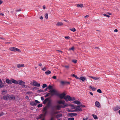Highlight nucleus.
<instances>
[{
  "label": "nucleus",
  "instance_id": "obj_1",
  "mask_svg": "<svg viewBox=\"0 0 120 120\" xmlns=\"http://www.w3.org/2000/svg\"><path fill=\"white\" fill-rule=\"evenodd\" d=\"M57 103L59 104H62L63 105H56L52 106V109L53 110L54 108L57 110H60L61 108H64L66 107H67L68 106V104H66L65 103V101L64 100L59 101H57Z\"/></svg>",
  "mask_w": 120,
  "mask_h": 120
},
{
  "label": "nucleus",
  "instance_id": "obj_2",
  "mask_svg": "<svg viewBox=\"0 0 120 120\" xmlns=\"http://www.w3.org/2000/svg\"><path fill=\"white\" fill-rule=\"evenodd\" d=\"M49 92H50L51 93H52V92H53V94H52L51 95L52 96L56 95L58 96L61 99L64 98L65 97V96L66 94L64 93L61 94H59L57 91L54 89L50 90Z\"/></svg>",
  "mask_w": 120,
  "mask_h": 120
},
{
  "label": "nucleus",
  "instance_id": "obj_3",
  "mask_svg": "<svg viewBox=\"0 0 120 120\" xmlns=\"http://www.w3.org/2000/svg\"><path fill=\"white\" fill-rule=\"evenodd\" d=\"M25 82L23 81L22 80H18V84L22 86V88H24L26 86L25 85Z\"/></svg>",
  "mask_w": 120,
  "mask_h": 120
},
{
  "label": "nucleus",
  "instance_id": "obj_4",
  "mask_svg": "<svg viewBox=\"0 0 120 120\" xmlns=\"http://www.w3.org/2000/svg\"><path fill=\"white\" fill-rule=\"evenodd\" d=\"M40 102L38 100H35V102L32 101L30 103V105L32 106H35L37 105V103H40Z\"/></svg>",
  "mask_w": 120,
  "mask_h": 120
},
{
  "label": "nucleus",
  "instance_id": "obj_5",
  "mask_svg": "<svg viewBox=\"0 0 120 120\" xmlns=\"http://www.w3.org/2000/svg\"><path fill=\"white\" fill-rule=\"evenodd\" d=\"M9 49L11 51H12L21 52V51L19 49L16 48L15 47H11Z\"/></svg>",
  "mask_w": 120,
  "mask_h": 120
},
{
  "label": "nucleus",
  "instance_id": "obj_6",
  "mask_svg": "<svg viewBox=\"0 0 120 120\" xmlns=\"http://www.w3.org/2000/svg\"><path fill=\"white\" fill-rule=\"evenodd\" d=\"M80 107L79 106H77L75 108V110L74 111L75 112H79L82 111V110L81 108H80Z\"/></svg>",
  "mask_w": 120,
  "mask_h": 120
},
{
  "label": "nucleus",
  "instance_id": "obj_7",
  "mask_svg": "<svg viewBox=\"0 0 120 120\" xmlns=\"http://www.w3.org/2000/svg\"><path fill=\"white\" fill-rule=\"evenodd\" d=\"M33 85L34 86L39 87L40 86V83H39L36 82L34 81L33 82Z\"/></svg>",
  "mask_w": 120,
  "mask_h": 120
},
{
  "label": "nucleus",
  "instance_id": "obj_8",
  "mask_svg": "<svg viewBox=\"0 0 120 120\" xmlns=\"http://www.w3.org/2000/svg\"><path fill=\"white\" fill-rule=\"evenodd\" d=\"M64 99L66 101H70L71 100V97L69 95L66 96L65 98H64Z\"/></svg>",
  "mask_w": 120,
  "mask_h": 120
},
{
  "label": "nucleus",
  "instance_id": "obj_9",
  "mask_svg": "<svg viewBox=\"0 0 120 120\" xmlns=\"http://www.w3.org/2000/svg\"><path fill=\"white\" fill-rule=\"evenodd\" d=\"M10 96V95L8 94L6 96H4L3 97V98L5 100H6L8 99L9 98Z\"/></svg>",
  "mask_w": 120,
  "mask_h": 120
},
{
  "label": "nucleus",
  "instance_id": "obj_10",
  "mask_svg": "<svg viewBox=\"0 0 120 120\" xmlns=\"http://www.w3.org/2000/svg\"><path fill=\"white\" fill-rule=\"evenodd\" d=\"M120 109V106L117 105L116 106L113 107V109L114 111H116Z\"/></svg>",
  "mask_w": 120,
  "mask_h": 120
},
{
  "label": "nucleus",
  "instance_id": "obj_11",
  "mask_svg": "<svg viewBox=\"0 0 120 120\" xmlns=\"http://www.w3.org/2000/svg\"><path fill=\"white\" fill-rule=\"evenodd\" d=\"M95 106L98 108H100L101 107L100 104L99 102L98 101H96L95 103Z\"/></svg>",
  "mask_w": 120,
  "mask_h": 120
},
{
  "label": "nucleus",
  "instance_id": "obj_12",
  "mask_svg": "<svg viewBox=\"0 0 120 120\" xmlns=\"http://www.w3.org/2000/svg\"><path fill=\"white\" fill-rule=\"evenodd\" d=\"M11 82L15 84H18V80L17 81L15 80L14 79H11Z\"/></svg>",
  "mask_w": 120,
  "mask_h": 120
},
{
  "label": "nucleus",
  "instance_id": "obj_13",
  "mask_svg": "<svg viewBox=\"0 0 120 120\" xmlns=\"http://www.w3.org/2000/svg\"><path fill=\"white\" fill-rule=\"evenodd\" d=\"M17 65L18 68H19L22 67H24V64H18Z\"/></svg>",
  "mask_w": 120,
  "mask_h": 120
},
{
  "label": "nucleus",
  "instance_id": "obj_14",
  "mask_svg": "<svg viewBox=\"0 0 120 120\" xmlns=\"http://www.w3.org/2000/svg\"><path fill=\"white\" fill-rule=\"evenodd\" d=\"M50 99L49 98H48L46 99H45L44 101L43 102V104H45L46 102L48 101Z\"/></svg>",
  "mask_w": 120,
  "mask_h": 120
},
{
  "label": "nucleus",
  "instance_id": "obj_15",
  "mask_svg": "<svg viewBox=\"0 0 120 120\" xmlns=\"http://www.w3.org/2000/svg\"><path fill=\"white\" fill-rule=\"evenodd\" d=\"M86 78L83 76H81L79 78V79L82 81H84L86 79Z\"/></svg>",
  "mask_w": 120,
  "mask_h": 120
},
{
  "label": "nucleus",
  "instance_id": "obj_16",
  "mask_svg": "<svg viewBox=\"0 0 120 120\" xmlns=\"http://www.w3.org/2000/svg\"><path fill=\"white\" fill-rule=\"evenodd\" d=\"M89 88L90 89H91L93 91H95L96 90V89L94 87H92L90 86H89Z\"/></svg>",
  "mask_w": 120,
  "mask_h": 120
},
{
  "label": "nucleus",
  "instance_id": "obj_17",
  "mask_svg": "<svg viewBox=\"0 0 120 120\" xmlns=\"http://www.w3.org/2000/svg\"><path fill=\"white\" fill-rule=\"evenodd\" d=\"M62 115L61 113H59L56 116V117L57 118H59L62 117Z\"/></svg>",
  "mask_w": 120,
  "mask_h": 120
},
{
  "label": "nucleus",
  "instance_id": "obj_18",
  "mask_svg": "<svg viewBox=\"0 0 120 120\" xmlns=\"http://www.w3.org/2000/svg\"><path fill=\"white\" fill-rule=\"evenodd\" d=\"M73 103L75 104H77V105H79L80 104V102L79 101L75 100L73 102Z\"/></svg>",
  "mask_w": 120,
  "mask_h": 120
},
{
  "label": "nucleus",
  "instance_id": "obj_19",
  "mask_svg": "<svg viewBox=\"0 0 120 120\" xmlns=\"http://www.w3.org/2000/svg\"><path fill=\"white\" fill-rule=\"evenodd\" d=\"M6 82L8 84H11V81L9 80L8 79H6Z\"/></svg>",
  "mask_w": 120,
  "mask_h": 120
},
{
  "label": "nucleus",
  "instance_id": "obj_20",
  "mask_svg": "<svg viewBox=\"0 0 120 120\" xmlns=\"http://www.w3.org/2000/svg\"><path fill=\"white\" fill-rule=\"evenodd\" d=\"M63 24L62 22H58L57 23L56 25L58 26H61L63 25Z\"/></svg>",
  "mask_w": 120,
  "mask_h": 120
},
{
  "label": "nucleus",
  "instance_id": "obj_21",
  "mask_svg": "<svg viewBox=\"0 0 120 120\" xmlns=\"http://www.w3.org/2000/svg\"><path fill=\"white\" fill-rule=\"evenodd\" d=\"M77 115V113H71L69 114V115L71 117L75 116Z\"/></svg>",
  "mask_w": 120,
  "mask_h": 120
},
{
  "label": "nucleus",
  "instance_id": "obj_22",
  "mask_svg": "<svg viewBox=\"0 0 120 120\" xmlns=\"http://www.w3.org/2000/svg\"><path fill=\"white\" fill-rule=\"evenodd\" d=\"M50 93H48L45 96V97H46L48 96H49V95L50 94L51 95V96H52V94H53V92H52V93H51L50 92H49Z\"/></svg>",
  "mask_w": 120,
  "mask_h": 120
},
{
  "label": "nucleus",
  "instance_id": "obj_23",
  "mask_svg": "<svg viewBox=\"0 0 120 120\" xmlns=\"http://www.w3.org/2000/svg\"><path fill=\"white\" fill-rule=\"evenodd\" d=\"M43 116V114H41L39 115V116L36 118V119L37 120H38L41 119L42 116Z\"/></svg>",
  "mask_w": 120,
  "mask_h": 120
},
{
  "label": "nucleus",
  "instance_id": "obj_24",
  "mask_svg": "<svg viewBox=\"0 0 120 120\" xmlns=\"http://www.w3.org/2000/svg\"><path fill=\"white\" fill-rule=\"evenodd\" d=\"M48 101L49 102L48 103L47 107H50L51 106V100H49Z\"/></svg>",
  "mask_w": 120,
  "mask_h": 120
},
{
  "label": "nucleus",
  "instance_id": "obj_25",
  "mask_svg": "<svg viewBox=\"0 0 120 120\" xmlns=\"http://www.w3.org/2000/svg\"><path fill=\"white\" fill-rule=\"evenodd\" d=\"M51 109L52 110V112L51 113H52L53 114H57L58 113V112H55L54 111V109L56 110L55 108H54V109L53 110L52 109Z\"/></svg>",
  "mask_w": 120,
  "mask_h": 120
},
{
  "label": "nucleus",
  "instance_id": "obj_26",
  "mask_svg": "<svg viewBox=\"0 0 120 120\" xmlns=\"http://www.w3.org/2000/svg\"><path fill=\"white\" fill-rule=\"evenodd\" d=\"M77 7H80V8H82V7H83V6L82 4H77Z\"/></svg>",
  "mask_w": 120,
  "mask_h": 120
},
{
  "label": "nucleus",
  "instance_id": "obj_27",
  "mask_svg": "<svg viewBox=\"0 0 120 120\" xmlns=\"http://www.w3.org/2000/svg\"><path fill=\"white\" fill-rule=\"evenodd\" d=\"M9 99L11 100H14L15 99V98L14 96L12 95L11 96H10L9 98Z\"/></svg>",
  "mask_w": 120,
  "mask_h": 120
},
{
  "label": "nucleus",
  "instance_id": "obj_28",
  "mask_svg": "<svg viewBox=\"0 0 120 120\" xmlns=\"http://www.w3.org/2000/svg\"><path fill=\"white\" fill-rule=\"evenodd\" d=\"M51 71L49 70H48L45 72V74L46 75H48L51 73Z\"/></svg>",
  "mask_w": 120,
  "mask_h": 120
},
{
  "label": "nucleus",
  "instance_id": "obj_29",
  "mask_svg": "<svg viewBox=\"0 0 120 120\" xmlns=\"http://www.w3.org/2000/svg\"><path fill=\"white\" fill-rule=\"evenodd\" d=\"M92 115L95 119L96 120L98 119V116L96 115L93 114Z\"/></svg>",
  "mask_w": 120,
  "mask_h": 120
},
{
  "label": "nucleus",
  "instance_id": "obj_30",
  "mask_svg": "<svg viewBox=\"0 0 120 120\" xmlns=\"http://www.w3.org/2000/svg\"><path fill=\"white\" fill-rule=\"evenodd\" d=\"M72 76L73 77H75V78L77 79H79V78L77 77V76L75 74H73Z\"/></svg>",
  "mask_w": 120,
  "mask_h": 120
},
{
  "label": "nucleus",
  "instance_id": "obj_31",
  "mask_svg": "<svg viewBox=\"0 0 120 120\" xmlns=\"http://www.w3.org/2000/svg\"><path fill=\"white\" fill-rule=\"evenodd\" d=\"M90 77L94 80H98L99 79V78H97L96 77H93L92 76H90Z\"/></svg>",
  "mask_w": 120,
  "mask_h": 120
},
{
  "label": "nucleus",
  "instance_id": "obj_32",
  "mask_svg": "<svg viewBox=\"0 0 120 120\" xmlns=\"http://www.w3.org/2000/svg\"><path fill=\"white\" fill-rule=\"evenodd\" d=\"M0 88H2L4 86V85L3 84L2 82L0 83Z\"/></svg>",
  "mask_w": 120,
  "mask_h": 120
},
{
  "label": "nucleus",
  "instance_id": "obj_33",
  "mask_svg": "<svg viewBox=\"0 0 120 120\" xmlns=\"http://www.w3.org/2000/svg\"><path fill=\"white\" fill-rule=\"evenodd\" d=\"M70 30L73 32H74L76 31V30L74 28H72L70 29Z\"/></svg>",
  "mask_w": 120,
  "mask_h": 120
},
{
  "label": "nucleus",
  "instance_id": "obj_34",
  "mask_svg": "<svg viewBox=\"0 0 120 120\" xmlns=\"http://www.w3.org/2000/svg\"><path fill=\"white\" fill-rule=\"evenodd\" d=\"M47 86V85L46 84H43L42 87L43 88H45Z\"/></svg>",
  "mask_w": 120,
  "mask_h": 120
},
{
  "label": "nucleus",
  "instance_id": "obj_35",
  "mask_svg": "<svg viewBox=\"0 0 120 120\" xmlns=\"http://www.w3.org/2000/svg\"><path fill=\"white\" fill-rule=\"evenodd\" d=\"M52 86H51L50 85H49L47 87L48 88V89H51L52 88Z\"/></svg>",
  "mask_w": 120,
  "mask_h": 120
},
{
  "label": "nucleus",
  "instance_id": "obj_36",
  "mask_svg": "<svg viewBox=\"0 0 120 120\" xmlns=\"http://www.w3.org/2000/svg\"><path fill=\"white\" fill-rule=\"evenodd\" d=\"M42 106V104H38L37 106V107L38 108H40Z\"/></svg>",
  "mask_w": 120,
  "mask_h": 120
},
{
  "label": "nucleus",
  "instance_id": "obj_37",
  "mask_svg": "<svg viewBox=\"0 0 120 120\" xmlns=\"http://www.w3.org/2000/svg\"><path fill=\"white\" fill-rule=\"evenodd\" d=\"M47 108H46V107H45L43 108V112H45V111H47Z\"/></svg>",
  "mask_w": 120,
  "mask_h": 120
},
{
  "label": "nucleus",
  "instance_id": "obj_38",
  "mask_svg": "<svg viewBox=\"0 0 120 120\" xmlns=\"http://www.w3.org/2000/svg\"><path fill=\"white\" fill-rule=\"evenodd\" d=\"M60 83L62 85H64L65 84H66V82H64V81H62L60 82Z\"/></svg>",
  "mask_w": 120,
  "mask_h": 120
},
{
  "label": "nucleus",
  "instance_id": "obj_39",
  "mask_svg": "<svg viewBox=\"0 0 120 120\" xmlns=\"http://www.w3.org/2000/svg\"><path fill=\"white\" fill-rule=\"evenodd\" d=\"M45 18L46 19H48V14L47 13H46L45 15Z\"/></svg>",
  "mask_w": 120,
  "mask_h": 120
},
{
  "label": "nucleus",
  "instance_id": "obj_40",
  "mask_svg": "<svg viewBox=\"0 0 120 120\" xmlns=\"http://www.w3.org/2000/svg\"><path fill=\"white\" fill-rule=\"evenodd\" d=\"M71 99L70 101H73L75 100V98L74 97H71Z\"/></svg>",
  "mask_w": 120,
  "mask_h": 120
},
{
  "label": "nucleus",
  "instance_id": "obj_41",
  "mask_svg": "<svg viewBox=\"0 0 120 120\" xmlns=\"http://www.w3.org/2000/svg\"><path fill=\"white\" fill-rule=\"evenodd\" d=\"M98 92L101 93H102L101 90L100 89H98L97 90Z\"/></svg>",
  "mask_w": 120,
  "mask_h": 120
},
{
  "label": "nucleus",
  "instance_id": "obj_42",
  "mask_svg": "<svg viewBox=\"0 0 120 120\" xmlns=\"http://www.w3.org/2000/svg\"><path fill=\"white\" fill-rule=\"evenodd\" d=\"M43 114V115H44V116H45L47 113V111H45V112Z\"/></svg>",
  "mask_w": 120,
  "mask_h": 120
},
{
  "label": "nucleus",
  "instance_id": "obj_43",
  "mask_svg": "<svg viewBox=\"0 0 120 120\" xmlns=\"http://www.w3.org/2000/svg\"><path fill=\"white\" fill-rule=\"evenodd\" d=\"M71 107L73 109H75L76 107H75L74 105H72L71 106Z\"/></svg>",
  "mask_w": 120,
  "mask_h": 120
},
{
  "label": "nucleus",
  "instance_id": "obj_44",
  "mask_svg": "<svg viewBox=\"0 0 120 120\" xmlns=\"http://www.w3.org/2000/svg\"><path fill=\"white\" fill-rule=\"evenodd\" d=\"M74 118L73 117L69 118L68 119V120H74Z\"/></svg>",
  "mask_w": 120,
  "mask_h": 120
},
{
  "label": "nucleus",
  "instance_id": "obj_45",
  "mask_svg": "<svg viewBox=\"0 0 120 120\" xmlns=\"http://www.w3.org/2000/svg\"><path fill=\"white\" fill-rule=\"evenodd\" d=\"M64 67L67 69H68L69 67V66L68 65H65Z\"/></svg>",
  "mask_w": 120,
  "mask_h": 120
},
{
  "label": "nucleus",
  "instance_id": "obj_46",
  "mask_svg": "<svg viewBox=\"0 0 120 120\" xmlns=\"http://www.w3.org/2000/svg\"><path fill=\"white\" fill-rule=\"evenodd\" d=\"M103 15L105 16H106V17L109 18L110 17V16L109 15H106V14H104Z\"/></svg>",
  "mask_w": 120,
  "mask_h": 120
},
{
  "label": "nucleus",
  "instance_id": "obj_47",
  "mask_svg": "<svg viewBox=\"0 0 120 120\" xmlns=\"http://www.w3.org/2000/svg\"><path fill=\"white\" fill-rule=\"evenodd\" d=\"M46 68L45 67L44 68H42L41 69V70L44 71H45L46 70Z\"/></svg>",
  "mask_w": 120,
  "mask_h": 120
},
{
  "label": "nucleus",
  "instance_id": "obj_48",
  "mask_svg": "<svg viewBox=\"0 0 120 120\" xmlns=\"http://www.w3.org/2000/svg\"><path fill=\"white\" fill-rule=\"evenodd\" d=\"M72 62L74 63H77V60H72Z\"/></svg>",
  "mask_w": 120,
  "mask_h": 120
},
{
  "label": "nucleus",
  "instance_id": "obj_49",
  "mask_svg": "<svg viewBox=\"0 0 120 120\" xmlns=\"http://www.w3.org/2000/svg\"><path fill=\"white\" fill-rule=\"evenodd\" d=\"M74 47L73 46L71 48L69 49V50H72L73 51L74 50Z\"/></svg>",
  "mask_w": 120,
  "mask_h": 120
},
{
  "label": "nucleus",
  "instance_id": "obj_50",
  "mask_svg": "<svg viewBox=\"0 0 120 120\" xmlns=\"http://www.w3.org/2000/svg\"><path fill=\"white\" fill-rule=\"evenodd\" d=\"M32 93V92L30 91H28L27 93V94H31Z\"/></svg>",
  "mask_w": 120,
  "mask_h": 120
},
{
  "label": "nucleus",
  "instance_id": "obj_51",
  "mask_svg": "<svg viewBox=\"0 0 120 120\" xmlns=\"http://www.w3.org/2000/svg\"><path fill=\"white\" fill-rule=\"evenodd\" d=\"M64 38H65L67 39H68L70 38V37L69 36H65Z\"/></svg>",
  "mask_w": 120,
  "mask_h": 120
},
{
  "label": "nucleus",
  "instance_id": "obj_52",
  "mask_svg": "<svg viewBox=\"0 0 120 120\" xmlns=\"http://www.w3.org/2000/svg\"><path fill=\"white\" fill-rule=\"evenodd\" d=\"M88 118H89L88 117H86V118H83V120H87L88 119Z\"/></svg>",
  "mask_w": 120,
  "mask_h": 120
},
{
  "label": "nucleus",
  "instance_id": "obj_53",
  "mask_svg": "<svg viewBox=\"0 0 120 120\" xmlns=\"http://www.w3.org/2000/svg\"><path fill=\"white\" fill-rule=\"evenodd\" d=\"M79 106H80V107L84 108L85 107V105H80Z\"/></svg>",
  "mask_w": 120,
  "mask_h": 120
},
{
  "label": "nucleus",
  "instance_id": "obj_54",
  "mask_svg": "<svg viewBox=\"0 0 120 120\" xmlns=\"http://www.w3.org/2000/svg\"><path fill=\"white\" fill-rule=\"evenodd\" d=\"M38 91L39 92V93L42 92H43V90L41 89H40V90H38Z\"/></svg>",
  "mask_w": 120,
  "mask_h": 120
},
{
  "label": "nucleus",
  "instance_id": "obj_55",
  "mask_svg": "<svg viewBox=\"0 0 120 120\" xmlns=\"http://www.w3.org/2000/svg\"><path fill=\"white\" fill-rule=\"evenodd\" d=\"M52 78L56 79V76H54L52 77Z\"/></svg>",
  "mask_w": 120,
  "mask_h": 120
},
{
  "label": "nucleus",
  "instance_id": "obj_56",
  "mask_svg": "<svg viewBox=\"0 0 120 120\" xmlns=\"http://www.w3.org/2000/svg\"><path fill=\"white\" fill-rule=\"evenodd\" d=\"M21 9H19L18 10H16V12H19L20 11H21Z\"/></svg>",
  "mask_w": 120,
  "mask_h": 120
},
{
  "label": "nucleus",
  "instance_id": "obj_57",
  "mask_svg": "<svg viewBox=\"0 0 120 120\" xmlns=\"http://www.w3.org/2000/svg\"><path fill=\"white\" fill-rule=\"evenodd\" d=\"M41 100L42 101H43L44 100V98L43 97H41Z\"/></svg>",
  "mask_w": 120,
  "mask_h": 120
},
{
  "label": "nucleus",
  "instance_id": "obj_58",
  "mask_svg": "<svg viewBox=\"0 0 120 120\" xmlns=\"http://www.w3.org/2000/svg\"><path fill=\"white\" fill-rule=\"evenodd\" d=\"M16 120H24V119L23 118L22 119H17Z\"/></svg>",
  "mask_w": 120,
  "mask_h": 120
},
{
  "label": "nucleus",
  "instance_id": "obj_59",
  "mask_svg": "<svg viewBox=\"0 0 120 120\" xmlns=\"http://www.w3.org/2000/svg\"><path fill=\"white\" fill-rule=\"evenodd\" d=\"M25 98L27 100H28L29 99L28 97V96H26L25 97Z\"/></svg>",
  "mask_w": 120,
  "mask_h": 120
},
{
  "label": "nucleus",
  "instance_id": "obj_60",
  "mask_svg": "<svg viewBox=\"0 0 120 120\" xmlns=\"http://www.w3.org/2000/svg\"><path fill=\"white\" fill-rule=\"evenodd\" d=\"M1 15L3 16L4 15V14L3 13H0V15Z\"/></svg>",
  "mask_w": 120,
  "mask_h": 120
},
{
  "label": "nucleus",
  "instance_id": "obj_61",
  "mask_svg": "<svg viewBox=\"0 0 120 120\" xmlns=\"http://www.w3.org/2000/svg\"><path fill=\"white\" fill-rule=\"evenodd\" d=\"M40 19H43V17L42 16H41L40 18Z\"/></svg>",
  "mask_w": 120,
  "mask_h": 120
},
{
  "label": "nucleus",
  "instance_id": "obj_62",
  "mask_svg": "<svg viewBox=\"0 0 120 120\" xmlns=\"http://www.w3.org/2000/svg\"><path fill=\"white\" fill-rule=\"evenodd\" d=\"M38 65L40 66H41L42 65V64L41 63H39L38 64Z\"/></svg>",
  "mask_w": 120,
  "mask_h": 120
},
{
  "label": "nucleus",
  "instance_id": "obj_63",
  "mask_svg": "<svg viewBox=\"0 0 120 120\" xmlns=\"http://www.w3.org/2000/svg\"><path fill=\"white\" fill-rule=\"evenodd\" d=\"M3 3V1L1 0H0V5L1 4Z\"/></svg>",
  "mask_w": 120,
  "mask_h": 120
},
{
  "label": "nucleus",
  "instance_id": "obj_64",
  "mask_svg": "<svg viewBox=\"0 0 120 120\" xmlns=\"http://www.w3.org/2000/svg\"><path fill=\"white\" fill-rule=\"evenodd\" d=\"M89 93L91 95H93V94L92 92H90Z\"/></svg>",
  "mask_w": 120,
  "mask_h": 120
}]
</instances>
